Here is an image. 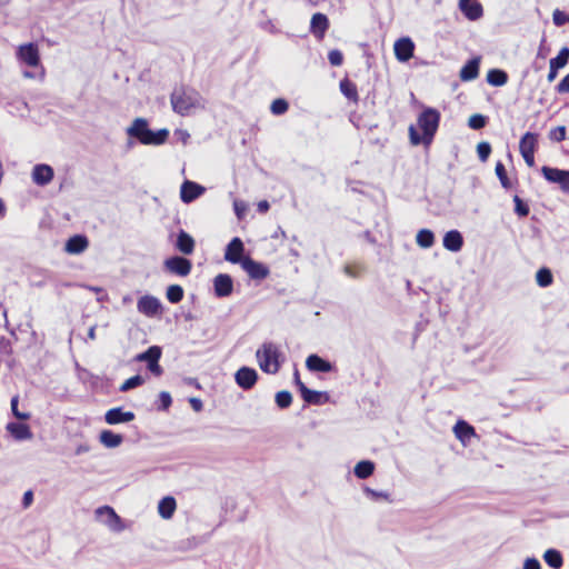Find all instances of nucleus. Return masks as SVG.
<instances>
[{
    "label": "nucleus",
    "instance_id": "f257e3e1",
    "mask_svg": "<svg viewBox=\"0 0 569 569\" xmlns=\"http://www.w3.org/2000/svg\"><path fill=\"white\" fill-rule=\"evenodd\" d=\"M440 112L431 107L425 108L418 117V126L421 129L419 133L415 126L409 127V138L413 146L430 144L438 130L440 122Z\"/></svg>",
    "mask_w": 569,
    "mask_h": 569
},
{
    "label": "nucleus",
    "instance_id": "f03ea898",
    "mask_svg": "<svg viewBox=\"0 0 569 569\" xmlns=\"http://www.w3.org/2000/svg\"><path fill=\"white\" fill-rule=\"evenodd\" d=\"M128 138L134 139L137 142L144 146H161L167 142L169 138V130L166 128L152 130L146 118H136L132 123L126 129Z\"/></svg>",
    "mask_w": 569,
    "mask_h": 569
},
{
    "label": "nucleus",
    "instance_id": "7ed1b4c3",
    "mask_svg": "<svg viewBox=\"0 0 569 569\" xmlns=\"http://www.w3.org/2000/svg\"><path fill=\"white\" fill-rule=\"evenodd\" d=\"M171 106L174 112L180 116L188 114L192 109L202 104L200 93L190 87H177L170 97Z\"/></svg>",
    "mask_w": 569,
    "mask_h": 569
},
{
    "label": "nucleus",
    "instance_id": "20e7f679",
    "mask_svg": "<svg viewBox=\"0 0 569 569\" xmlns=\"http://www.w3.org/2000/svg\"><path fill=\"white\" fill-rule=\"evenodd\" d=\"M256 357L262 371L267 373H274L278 371V350L273 343L264 342L262 347L257 350Z\"/></svg>",
    "mask_w": 569,
    "mask_h": 569
},
{
    "label": "nucleus",
    "instance_id": "39448f33",
    "mask_svg": "<svg viewBox=\"0 0 569 569\" xmlns=\"http://www.w3.org/2000/svg\"><path fill=\"white\" fill-rule=\"evenodd\" d=\"M540 171L548 182L559 184L562 192L569 194V170L542 166Z\"/></svg>",
    "mask_w": 569,
    "mask_h": 569
},
{
    "label": "nucleus",
    "instance_id": "423d86ee",
    "mask_svg": "<svg viewBox=\"0 0 569 569\" xmlns=\"http://www.w3.org/2000/svg\"><path fill=\"white\" fill-rule=\"evenodd\" d=\"M163 268L170 273L187 277L191 272L192 262L182 256H171L163 261Z\"/></svg>",
    "mask_w": 569,
    "mask_h": 569
},
{
    "label": "nucleus",
    "instance_id": "0eeeda50",
    "mask_svg": "<svg viewBox=\"0 0 569 569\" xmlns=\"http://www.w3.org/2000/svg\"><path fill=\"white\" fill-rule=\"evenodd\" d=\"M239 264L252 280H263L270 273L269 268L264 263L256 261L250 256L243 257Z\"/></svg>",
    "mask_w": 569,
    "mask_h": 569
},
{
    "label": "nucleus",
    "instance_id": "6e6552de",
    "mask_svg": "<svg viewBox=\"0 0 569 569\" xmlns=\"http://www.w3.org/2000/svg\"><path fill=\"white\" fill-rule=\"evenodd\" d=\"M137 309L143 316L153 318L162 312V303L157 297L144 295L139 298Z\"/></svg>",
    "mask_w": 569,
    "mask_h": 569
},
{
    "label": "nucleus",
    "instance_id": "1a4fd4ad",
    "mask_svg": "<svg viewBox=\"0 0 569 569\" xmlns=\"http://www.w3.org/2000/svg\"><path fill=\"white\" fill-rule=\"evenodd\" d=\"M213 293L217 298L222 299L232 295L233 292V279L228 273H218L213 280Z\"/></svg>",
    "mask_w": 569,
    "mask_h": 569
},
{
    "label": "nucleus",
    "instance_id": "9d476101",
    "mask_svg": "<svg viewBox=\"0 0 569 569\" xmlns=\"http://www.w3.org/2000/svg\"><path fill=\"white\" fill-rule=\"evenodd\" d=\"M17 57L31 68H36L40 63L39 49L33 42L21 44L18 48Z\"/></svg>",
    "mask_w": 569,
    "mask_h": 569
},
{
    "label": "nucleus",
    "instance_id": "9b49d317",
    "mask_svg": "<svg viewBox=\"0 0 569 569\" xmlns=\"http://www.w3.org/2000/svg\"><path fill=\"white\" fill-rule=\"evenodd\" d=\"M206 192V188L198 182L184 180L180 187V199L183 203H191Z\"/></svg>",
    "mask_w": 569,
    "mask_h": 569
},
{
    "label": "nucleus",
    "instance_id": "f8f14e48",
    "mask_svg": "<svg viewBox=\"0 0 569 569\" xmlns=\"http://www.w3.org/2000/svg\"><path fill=\"white\" fill-rule=\"evenodd\" d=\"M244 244L239 237L230 240L224 249V259L228 262L239 264L243 260Z\"/></svg>",
    "mask_w": 569,
    "mask_h": 569
},
{
    "label": "nucleus",
    "instance_id": "ddd939ff",
    "mask_svg": "<svg viewBox=\"0 0 569 569\" xmlns=\"http://www.w3.org/2000/svg\"><path fill=\"white\" fill-rule=\"evenodd\" d=\"M395 56L398 61H409L415 52V43L409 37H402L395 42L393 46Z\"/></svg>",
    "mask_w": 569,
    "mask_h": 569
},
{
    "label": "nucleus",
    "instance_id": "4468645a",
    "mask_svg": "<svg viewBox=\"0 0 569 569\" xmlns=\"http://www.w3.org/2000/svg\"><path fill=\"white\" fill-rule=\"evenodd\" d=\"M237 385L244 390L251 389L258 379V372L250 367H241L234 375Z\"/></svg>",
    "mask_w": 569,
    "mask_h": 569
},
{
    "label": "nucleus",
    "instance_id": "2eb2a0df",
    "mask_svg": "<svg viewBox=\"0 0 569 569\" xmlns=\"http://www.w3.org/2000/svg\"><path fill=\"white\" fill-rule=\"evenodd\" d=\"M459 9L470 21H476L483 16V8L476 0H459Z\"/></svg>",
    "mask_w": 569,
    "mask_h": 569
},
{
    "label": "nucleus",
    "instance_id": "dca6fc26",
    "mask_svg": "<svg viewBox=\"0 0 569 569\" xmlns=\"http://www.w3.org/2000/svg\"><path fill=\"white\" fill-rule=\"evenodd\" d=\"M32 180L38 186H47L53 179L54 172L51 166L39 163L32 169Z\"/></svg>",
    "mask_w": 569,
    "mask_h": 569
},
{
    "label": "nucleus",
    "instance_id": "f3484780",
    "mask_svg": "<svg viewBox=\"0 0 569 569\" xmlns=\"http://www.w3.org/2000/svg\"><path fill=\"white\" fill-rule=\"evenodd\" d=\"M96 513L101 519V521L104 525H107L110 529L114 531H119L122 529L120 526L121 519L111 507H100L97 509Z\"/></svg>",
    "mask_w": 569,
    "mask_h": 569
},
{
    "label": "nucleus",
    "instance_id": "a211bd4d",
    "mask_svg": "<svg viewBox=\"0 0 569 569\" xmlns=\"http://www.w3.org/2000/svg\"><path fill=\"white\" fill-rule=\"evenodd\" d=\"M329 29V19L325 13L316 12L311 17L310 32L318 39H323L327 30Z\"/></svg>",
    "mask_w": 569,
    "mask_h": 569
},
{
    "label": "nucleus",
    "instance_id": "6ab92c4d",
    "mask_svg": "<svg viewBox=\"0 0 569 569\" xmlns=\"http://www.w3.org/2000/svg\"><path fill=\"white\" fill-rule=\"evenodd\" d=\"M134 419L132 411H124L121 407L112 408L104 415V420L108 425H119L130 422Z\"/></svg>",
    "mask_w": 569,
    "mask_h": 569
},
{
    "label": "nucleus",
    "instance_id": "aec40b11",
    "mask_svg": "<svg viewBox=\"0 0 569 569\" xmlns=\"http://www.w3.org/2000/svg\"><path fill=\"white\" fill-rule=\"evenodd\" d=\"M88 246L89 240L84 234H74L66 241L64 250L70 254H80Z\"/></svg>",
    "mask_w": 569,
    "mask_h": 569
},
{
    "label": "nucleus",
    "instance_id": "412c9836",
    "mask_svg": "<svg viewBox=\"0 0 569 569\" xmlns=\"http://www.w3.org/2000/svg\"><path fill=\"white\" fill-rule=\"evenodd\" d=\"M480 57L468 60L460 69L459 77L462 81H472L479 76Z\"/></svg>",
    "mask_w": 569,
    "mask_h": 569
},
{
    "label": "nucleus",
    "instance_id": "4be33fe9",
    "mask_svg": "<svg viewBox=\"0 0 569 569\" xmlns=\"http://www.w3.org/2000/svg\"><path fill=\"white\" fill-rule=\"evenodd\" d=\"M442 244L447 250L458 252L463 246V237L458 230H449L443 236Z\"/></svg>",
    "mask_w": 569,
    "mask_h": 569
},
{
    "label": "nucleus",
    "instance_id": "5701e85b",
    "mask_svg": "<svg viewBox=\"0 0 569 569\" xmlns=\"http://www.w3.org/2000/svg\"><path fill=\"white\" fill-rule=\"evenodd\" d=\"M194 239L183 229H181L177 234V240L174 247L181 253L188 256L194 251Z\"/></svg>",
    "mask_w": 569,
    "mask_h": 569
},
{
    "label": "nucleus",
    "instance_id": "b1692460",
    "mask_svg": "<svg viewBox=\"0 0 569 569\" xmlns=\"http://www.w3.org/2000/svg\"><path fill=\"white\" fill-rule=\"evenodd\" d=\"M306 366L312 372H330L333 368L330 361L316 353L308 356Z\"/></svg>",
    "mask_w": 569,
    "mask_h": 569
},
{
    "label": "nucleus",
    "instance_id": "393cba45",
    "mask_svg": "<svg viewBox=\"0 0 569 569\" xmlns=\"http://www.w3.org/2000/svg\"><path fill=\"white\" fill-rule=\"evenodd\" d=\"M7 431L16 440H28L32 438V432L28 425L21 422H9L6 427Z\"/></svg>",
    "mask_w": 569,
    "mask_h": 569
},
{
    "label": "nucleus",
    "instance_id": "a878e982",
    "mask_svg": "<svg viewBox=\"0 0 569 569\" xmlns=\"http://www.w3.org/2000/svg\"><path fill=\"white\" fill-rule=\"evenodd\" d=\"M453 433L458 440L466 445L476 435V431L467 421L458 420L453 427Z\"/></svg>",
    "mask_w": 569,
    "mask_h": 569
},
{
    "label": "nucleus",
    "instance_id": "bb28decb",
    "mask_svg": "<svg viewBox=\"0 0 569 569\" xmlns=\"http://www.w3.org/2000/svg\"><path fill=\"white\" fill-rule=\"evenodd\" d=\"M176 508V499L171 496L163 497L158 503V512L163 519L172 518Z\"/></svg>",
    "mask_w": 569,
    "mask_h": 569
},
{
    "label": "nucleus",
    "instance_id": "cd10ccee",
    "mask_svg": "<svg viewBox=\"0 0 569 569\" xmlns=\"http://www.w3.org/2000/svg\"><path fill=\"white\" fill-rule=\"evenodd\" d=\"M99 440L106 448L111 449L119 447L123 442V437L111 430H102L99 435Z\"/></svg>",
    "mask_w": 569,
    "mask_h": 569
},
{
    "label": "nucleus",
    "instance_id": "c85d7f7f",
    "mask_svg": "<svg viewBox=\"0 0 569 569\" xmlns=\"http://www.w3.org/2000/svg\"><path fill=\"white\" fill-rule=\"evenodd\" d=\"M340 91L341 93L350 101L358 102L359 96H358V89L355 82L349 80L348 78H343L340 81Z\"/></svg>",
    "mask_w": 569,
    "mask_h": 569
},
{
    "label": "nucleus",
    "instance_id": "c756f323",
    "mask_svg": "<svg viewBox=\"0 0 569 569\" xmlns=\"http://www.w3.org/2000/svg\"><path fill=\"white\" fill-rule=\"evenodd\" d=\"M487 82L493 87H502L508 82V73L502 69H490L487 73Z\"/></svg>",
    "mask_w": 569,
    "mask_h": 569
},
{
    "label": "nucleus",
    "instance_id": "7c9ffc66",
    "mask_svg": "<svg viewBox=\"0 0 569 569\" xmlns=\"http://www.w3.org/2000/svg\"><path fill=\"white\" fill-rule=\"evenodd\" d=\"M538 141V134L533 132H526L519 142V150L522 151H529L535 152Z\"/></svg>",
    "mask_w": 569,
    "mask_h": 569
},
{
    "label": "nucleus",
    "instance_id": "2f4dec72",
    "mask_svg": "<svg viewBox=\"0 0 569 569\" xmlns=\"http://www.w3.org/2000/svg\"><path fill=\"white\" fill-rule=\"evenodd\" d=\"M543 560L552 569H560L563 565L562 555L556 549H548L543 555Z\"/></svg>",
    "mask_w": 569,
    "mask_h": 569
},
{
    "label": "nucleus",
    "instance_id": "473e14b6",
    "mask_svg": "<svg viewBox=\"0 0 569 569\" xmlns=\"http://www.w3.org/2000/svg\"><path fill=\"white\" fill-rule=\"evenodd\" d=\"M375 471V463L370 460L359 461L355 467V475L359 479H367Z\"/></svg>",
    "mask_w": 569,
    "mask_h": 569
},
{
    "label": "nucleus",
    "instance_id": "72a5a7b5",
    "mask_svg": "<svg viewBox=\"0 0 569 569\" xmlns=\"http://www.w3.org/2000/svg\"><path fill=\"white\" fill-rule=\"evenodd\" d=\"M416 241L419 247L428 249L435 243V234L430 229H421L417 233Z\"/></svg>",
    "mask_w": 569,
    "mask_h": 569
},
{
    "label": "nucleus",
    "instance_id": "f704fd0d",
    "mask_svg": "<svg viewBox=\"0 0 569 569\" xmlns=\"http://www.w3.org/2000/svg\"><path fill=\"white\" fill-rule=\"evenodd\" d=\"M160 357L161 348L159 346H151L146 351L139 353L137 360L144 361L148 365L154 360H160Z\"/></svg>",
    "mask_w": 569,
    "mask_h": 569
},
{
    "label": "nucleus",
    "instance_id": "c9c22d12",
    "mask_svg": "<svg viewBox=\"0 0 569 569\" xmlns=\"http://www.w3.org/2000/svg\"><path fill=\"white\" fill-rule=\"evenodd\" d=\"M536 281H537V284L541 288H547V287L551 286L553 282V274H552L551 270L547 267L540 268L536 272Z\"/></svg>",
    "mask_w": 569,
    "mask_h": 569
},
{
    "label": "nucleus",
    "instance_id": "e433bc0d",
    "mask_svg": "<svg viewBox=\"0 0 569 569\" xmlns=\"http://www.w3.org/2000/svg\"><path fill=\"white\" fill-rule=\"evenodd\" d=\"M183 288L180 284H170L167 288L166 297L171 303H179L183 299Z\"/></svg>",
    "mask_w": 569,
    "mask_h": 569
},
{
    "label": "nucleus",
    "instance_id": "4c0bfd02",
    "mask_svg": "<svg viewBox=\"0 0 569 569\" xmlns=\"http://www.w3.org/2000/svg\"><path fill=\"white\" fill-rule=\"evenodd\" d=\"M305 403L320 406L330 400L329 393H301Z\"/></svg>",
    "mask_w": 569,
    "mask_h": 569
},
{
    "label": "nucleus",
    "instance_id": "58836bf2",
    "mask_svg": "<svg viewBox=\"0 0 569 569\" xmlns=\"http://www.w3.org/2000/svg\"><path fill=\"white\" fill-rule=\"evenodd\" d=\"M568 61H569V48L563 47L560 49L559 53L555 58L550 59L549 63L551 66H553L555 68L561 69L567 66Z\"/></svg>",
    "mask_w": 569,
    "mask_h": 569
},
{
    "label": "nucleus",
    "instance_id": "ea45409f",
    "mask_svg": "<svg viewBox=\"0 0 569 569\" xmlns=\"http://www.w3.org/2000/svg\"><path fill=\"white\" fill-rule=\"evenodd\" d=\"M495 171H496L497 178L499 179L502 188H505V189L511 188V181L508 178L506 167L501 161H498L496 163Z\"/></svg>",
    "mask_w": 569,
    "mask_h": 569
},
{
    "label": "nucleus",
    "instance_id": "a19ab883",
    "mask_svg": "<svg viewBox=\"0 0 569 569\" xmlns=\"http://www.w3.org/2000/svg\"><path fill=\"white\" fill-rule=\"evenodd\" d=\"M513 203H515V213L520 217L525 218L529 214L530 208L528 203L522 200L518 194L513 196Z\"/></svg>",
    "mask_w": 569,
    "mask_h": 569
},
{
    "label": "nucleus",
    "instance_id": "79ce46f5",
    "mask_svg": "<svg viewBox=\"0 0 569 569\" xmlns=\"http://www.w3.org/2000/svg\"><path fill=\"white\" fill-rule=\"evenodd\" d=\"M144 378L141 375L132 376L119 387V391H128L130 389L138 388L142 386Z\"/></svg>",
    "mask_w": 569,
    "mask_h": 569
},
{
    "label": "nucleus",
    "instance_id": "37998d69",
    "mask_svg": "<svg viewBox=\"0 0 569 569\" xmlns=\"http://www.w3.org/2000/svg\"><path fill=\"white\" fill-rule=\"evenodd\" d=\"M289 109V103L286 99L283 98H278V99H274L272 102H271V106H270V111L274 114V116H281L283 113H286Z\"/></svg>",
    "mask_w": 569,
    "mask_h": 569
},
{
    "label": "nucleus",
    "instance_id": "c03bdc74",
    "mask_svg": "<svg viewBox=\"0 0 569 569\" xmlns=\"http://www.w3.org/2000/svg\"><path fill=\"white\" fill-rule=\"evenodd\" d=\"M488 118L481 113L472 114L468 120V126L473 130H480L486 127Z\"/></svg>",
    "mask_w": 569,
    "mask_h": 569
},
{
    "label": "nucleus",
    "instance_id": "a18cd8bd",
    "mask_svg": "<svg viewBox=\"0 0 569 569\" xmlns=\"http://www.w3.org/2000/svg\"><path fill=\"white\" fill-rule=\"evenodd\" d=\"M491 144L487 141H481L477 146V153L479 157V160L482 162H486L491 153Z\"/></svg>",
    "mask_w": 569,
    "mask_h": 569
},
{
    "label": "nucleus",
    "instance_id": "49530a36",
    "mask_svg": "<svg viewBox=\"0 0 569 569\" xmlns=\"http://www.w3.org/2000/svg\"><path fill=\"white\" fill-rule=\"evenodd\" d=\"M567 137V128L558 126L549 131V139L556 142H561Z\"/></svg>",
    "mask_w": 569,
    "mask_h": 569
},
{
    "label": "nucleus",
    "instance_id": "de8ad7c7",
    "mask_svg": "<svg viewBox=\"0 0 569 569\" xmlns=\"http://www.w3.org/2000/svg\"><path fill=\"white\" fill-rule=\"evenodd\" d=\"M328 60L331 66L339 67L343 62V54L338 49H332L328 53Z\"/></svg>",
    "mask_w": 569,
    "mask_h": 569
},
{
    "label": "nucleus",
    "instance_id": "09e8293b",
    "mask_svg": "<svg viewBox=\"0 0 569 569\" xmlns=\"http://www.w3.org/2000/svg\"><path fill=\"white\" fill-rule=\"evenodd\" d=\"M11 410H12L13 416L17 419H19V420H28L30 418V413L29 412L19 411V409H18V396H14L11 399Z\"/></svg>",
    "mask_w": 569,
    "mask_h": 569
},
{
    "label": "nucleus",
    "instance_id": "8fccbe9b",
    "mask_svg": "<svg viewBox=\"0 0 569 569\" xmlns=\"http://www.w3.org/2000/svg\"><path fill=\"white\" fill-rule=\"evenodd\" d=\"M291 393H276V403L279 408L283 409L291 405Z\"/></svg>",
    "mask_w": 569,
    "mask_h": 569
},
{
    "label": "nucleus",
    "instance_id": "3c124183",
    "mask_svg": "<svg viewBox=\"0 0 569 569\" xmlns=\"http://www.w3.org/2000/svg\"><path fill=\"white\" fill-rule=\"evenodd\" d=\"M552 21L555 26L561 27L566 22H569V16H567L563 11L556 9L552 13Z\"/></svg>",
    "mask_w": 569,
    "mask_h": 569
},
{
    "label": "nucleus",
    "instance_id": "603ef678",
    "mask_svg": "<svg viewBox=\"0 0 569 569\" xmlns=\"http://www.w3.org/2000/svg\"><path fill=\"white\" fill-rule=\"evenodd\" d=\"M365 492L370 496L373 500H378V499H385V500H388L390 501V495L388 492H385V491H377V490H373L369 487H366L365 488Z\"/></svg>",
    "mask_w": 569,
    "mask_h": 569
},
{
    "label": "nucleus",
    "instance_id": "864d4df0",
    "mask_svg": "<svg viewBox=\"0 0 569 569\" xmlns=\"http://www.w3.org/2000/svg\"><path fill=\"white\" fill-rule=\"evenodd\" d=\"M556 91L558 93H569V73L556 86Z\"/></svg>",
    "mask_w": 569,
    "mask_h": 569
},
{
    "label": "nucleus",
    "instance_id": "5fc2aeb1",
    "mask_svg": "<svg viewBox=\"0 0 569 569\" xmlns=\"http://www.w3.org/2000/svg\"><path fill=\"white\" fill-rule=\"evenodd\" d=\"M523 569H541V565L536 558H527L523 563Z\"/></svg>",
    "mask_w": 569,
    "mask_h": 569
},
{
    "label": "nucleus",
    "instance_id": "6e6d98bb",
    "mask_svg": "<svg viewBox=\"0 0 569 569\" xmlns=\"http://www.w3.org/2000/svg\"><path fill=\"white\" fill-rule=\"evenodd\" d=\"M170 393H160V409L167 410L171 406Z\"/></svg>",
    "mask_w": 569,
    "mask_h": 569
},
{
    "label": "nucleus",
    "instance_id": "4d7b16f0",
    "mask_svg": "<svg viewBox=\"0 0 569 569\" xmlns=\"http://www.w3.org/2000/svg\"><path fill=\"white\" fill-rule=\"evenodd\" d=\"M147 368L154 376H160L162 372V368L159 365V360H154L148 363Z\"/></svg>",
    "mask_w": 569,
    "mask_h": 569
},
{
    "label": "nucleus",
    "instance_id": "13d9d810",
    "mask_svg": "<svg viewBox=\"0 0 569 569\" xmlns=\"http://www.w3.org/2000/svg\"><path fill=\"white\" fill-rule=\"evenodd\" d=\"M233 209H234V213L238 218H241L242 214L244 213L246 211V204L242 202V201H239V200H234L233 201Z\"/></svg>",
    "mask_w": 569,
    "mask_h": 569
},
{
    "label": "nucleus",
    "instance_id": "bf43d9fd",
    "mask_svg": "<svg viewBox=\"0 0 569 569\" xmlns=\"http://www.w3.org/2000/svg\"><path fill=\"white\" fill-rule=\"evenodd\" d=\"M520 153L528 167L535 166V152L522 151Z\"/></svg>",
    "mask_w": 569,
    "mask_h": 569
},
{
    "label": "nucleus",
    "instance_id": "052dcab7",
    "mask_svg": "<svg viewBox=\"0 0 569 569\" xmlns=\"http://www.w3.org/2000/svg\"><path fill=\"white\" fill-rule=\"evenodd\" d=\"M33 501V492L31 490H28L24 492L22 498V506L23 508H29Z\"/></svg>",
    "mask_w": 569,
    "mask_h": 569
},
{
    "label": "nucleus",
    "instance_id": "680f3d73",
    "mask_svg": "<svg viewBox=\"0 0 569 569\" xmlns=\"http://www.w3.org/2000/svg\"><path fill=\"white\" fill-rule=\"evenodd\" d=\"M183 387H186V388H194V389H200L201 388V386L199 385V382L194 378H186V379H183Z\"/></svg>",
    "mask_w": 569,
    "mask_h": 569
},
{
    "label": "nucleus",
    "instance_id": "e2e57ef3",
    "mask_svg": "<svg viewBox=\"0 0 569 569\" xmlns=\"http://www.w3.org/2000/svg\"><path fill=\"white\" fill-rule=\"evenodd\" d=\"M189 402L196 412H199L202 410V401L199 398L192 397L189 399Z\"/></svg>",
    "mask_w": 569,
    "mask_h": 569
},
{
    "label": "nucleus",
    "instance_id": "0e129e2a",
    "mask_svg": "<svg viewBox=\"0 0 569 569\" xmlns=\"http://www.w3.org/2000/svg\"><path fill=\"white\" fill-rule=\"evenodd\" d=\"M558 71H559V69H558V68H555L553 66H551V64L549 63V72H548V76H547V80H548L549 82H552V81L557 78V76H558Z\"/></svg>",
    "mask_w": 569,
    "mask_h": 569
},
{
    "label": "nucleus",
    "instance_id": "69168bd1",
    "mask_svg": "<svg viewBox=\"0 0 569 569\" xmlns=\"http://www.w3.org/2000/svg\"><path fill=\"white\" fill-rule=\"evenodd\" d=\"M90 451V446L88 443H81L79 445L76 450H74V453L77 456H80V455H83V453H87Z\"/></svg>",
    "mask_w": 569,
    "mask_h": 569
},
{
    "label": "nucleus",
    "instance_id": "338daca9",
    "mask_svg": "<svg viewBox=\"0 0 569 569\" xmlns=\"http://www.w3.org/2000/svg\"><path fill=\"white\" fill-rule=\"evenodd\" d=\"M343 272L350 277V278H358V272L350 266V264H346L343 267Z\"/></svg>",
    "mask_w": 569,
    "mask_h": 569
},
{
    "label": "nucleus",
    "instance_id": "774afa93",
    "mask_svg": "<svg viewBox=\"0 0 569 569\" xmlns=\"http://www.w3.org/2000/svg\"><path fill=\"white\" fill-rule=\"evenodd\" d=\"M176 134H178L180 137L183 144H186L188 142V140L190 139V134L186 130H177Z\"/></svg>",
    "mask_w": 569,
    "mask_h": 569
}]
</instances>
